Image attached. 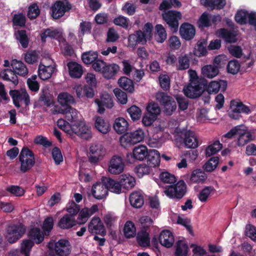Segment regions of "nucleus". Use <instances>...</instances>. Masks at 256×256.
<instances>
[{"label": "nucleus", "mask_w": 256, "mask_h": 256, "mask_svg": "<svg viewBox=\"0 0 256 256\" xmlns=\"http://www.w3.org/2000/svg\"><path fill=\"white\" fill-rule=\"evenodd\" d=\"M159 178L162 182L170 184L166 186L164 190V193L169 198L180 200L186 194L187 188L184 180H180L173 184L176 182V179L174 174L168 172L160 173Z\"/></svg>", "instance_id": "obj_1"}, {"label": "nucleus", "mask_w": 256, "mask_h": 256, "mask_svg": "<svg viewBox=\"0 0 256 256\" xmlns=\"http://www.w3.org/2000/svg\"><path fill=\"white\" fill-rule=\"evenodd\" d=\"M68 120L72 122L70 128L72 132L84 139L88 140L92 138L90 129L84 121L78 120V111L68 106L64 110Z\"/></svg>", "instance_id": "obj_2"}, {"label": "nucleus", "mask_w": 256, "mask_h": 256, "mask_svg": "<svg viewBox=\"0 0 256 256\" xmlns=\"http://www.w3.org/2000/svg\"><path fill=\"white\" fill-rule=\"evenodd\" d=\"M10 66L12 70L5 68L0 72V78L4 80L11 82L14 86L18 84L17 75L26 76L28 74V69L22 61L14 59L11 61Z\"/></svg>", "instance_id": "obj_3"}, {"label": "nucleus", "mask_w": 256, "mask_h": 256, "mask_svg": "<svg viewBox=\"0 0 256 256\" xmlns=\"http://www.w3.org/2000/svg\"><path fill=\"white\" fill-rule=\"evenodd\" d=\"M206 86V80L196 77L192 80L184 88L183 90L186 96L190 98H196L202 94Z\"/></svg>", "instance_id": "obj_4"}, {"label": "nucleus", "mask_w": 256, "mask_h": 256, "mask_svg": "<svg viewBox=\"0 0 256 256\" xmlns=\"http://www.w3.org/2000/svg\"><path fill=\"white\" fill-rule=\"evenodd\" d=\"M20 163V170L23 173L29 171L35 164L34 154L28 147L24 146L18 156Z\"/></svg>", "instance_id": "obj_5"}, {"label": "nucleus", "mask_w": 256, "mask_h": 256, "mask_svg": "<svg viewBox=\"0 0 256 256\" xmlns=\"http://www.w3.org/2000/svg\"><path fill=\"white\" fill-rule=\"evenodd\" d=\"M162 17L171 32L176 33L178 31L179 20L182 17L180 12L175 10L164 11L162 14Z\"/></svg>", "instance_id": "obj_6"}, {"label": "nucleus", "mask_w": 256, "mask_h": 256, "mask_svg": "<svg viewBox=\"0 0 256 256\" xmlns=\"http://www.w3.org/2000/svg\"><path fill=\"white\" fill-rule=\"evenodd\" d=\"M26 226L22 223L10 224L6 229V238L10 244L16 242L25 234Z\"/></svg>", "instance_id": "obj_7"}, {"label": "nucleus", "mask_w": 256, "mask_h": 256, "mask_svg": "<svg viewBox=\"0 0 256 256\" xmlns=\"http://www.w3.org/2000/svg\"><path fill=\"white\" fill-rule=\"evenodd\" d=\"M144 136L143 130L142 129H138L132 132L125 134L120 138V143L122 146L126 148L142 142Z\"/></svg>", "instance_id": "obj_8"}, {"label": "nucleus", "mask_w": 256, "mask_h": 256, "mask_svg": "<svg viewBox=\"0 0 256 256\" xmlns=\"http://www.w3.org/2000/svg\"><path fill=\"white\" fill-rule=\"evenodd\" d=\"M70 246L69 241L64 239H60L55 243L50 242L48 244L49 250L54 249L58 256H68L71 252Z\"/></svg>", "instance_id": "obj_9"}, {"label": "nucleus", "mask_w": 256, "mask_h": 256, "mask_svg": "<svg viewBox=\"0 0 256 256\" xmlns=\"http://www.w3.org/2000/svg\"><path fill=\"white\" fill-rule=\"evenodd\" d=\"M157 100L164 106V111L168 116L172 115L176 109V104L173 98L166 93L160 92L156 96Z\"/></svg>", "instance_id": "obj_10"}, {"label": "nucleus", "mask_w": 256, "mask_h": 256, "mask_svg": "<svg viewBox=\"0 0 256 256\" xmlns=\"http://www.w3.org/2000/svg\"><path fill=\"white\" fill-rule=\"evenodd\" d=\"M180 136L186 148H196L198 146V139L194 132L191 130H183L180 132Z\"/></svg>", "instance_id": "obj_11"}, {"label": "nucleus", "mask_w": 256, "mask_h": 256, "mask_svg": "<svg viewBox=\"0 0 256 256\" xmlns=\"http://www.w3.org/2000/svg\"><path fill=\"white\" fill-rule=\"evenodd\" d=\"M88 231L92 234H98L104 236L106 232L103 222L98 216H94L92 218L88 224Z\"/></svg>", "instance_id": "obj_12"}, {"label": "nucleus", "mask_w": 256, "mask_h": 256, "mask_svg": "<svg viewBox=\"0 0 256 256\" xmlns=\"http://www.w3.org/2000/svg\"><path fill=\"white\" fill-rule=\"evenodd\" d=\"M71 8L72 6L68 2L56 1L52 6V16L54 18L58 19L62 16L66 12Z\"/></svg>", "instance_id": "obj_13"}, {"label": "nucleus", "mask_w": 256, "mask_h": 256, "mask_svg": "<svg viewBox=\"0 0 256 256\" xmlns=\"http://www.w3.org/2000/svg\"><path fill=\"white\" fill-rule=\"evenodd\" d=\"M10 96L12 97L14 104L18 108L20 106V100H23L26 106H28L30 103V96L26 90H22L21 92L18 90H10L9 92Z\"/></svg>", "instance_id": "obj_14"}, {"label": "nucleus", "mask_w": 256, "mask_h": 256, "mask_svg": "<svg viewBox=\"0 0 256 256\" xmlns=\"http://www.w3.org/2000/svg\"><path fill=\"white\" fill-rule=\"evenodd\" d=\"M204 88L209 94H216L220 90L222 92L226 91L228 86L226 80H218L212 81L208 85L207 84Z\"/></svg>", "instance_id": "obj_15"}, {"label": "nucleus", "mask_w": 256, "mask_h": 256, "mask_svg": "<svg viewBox=\"0 0 256 256\" xmlns=\"http://www.w3.org/2000/svg\"><path fill=\"white\" fill-rule=\"evenodd\" d=\"M102 146L98 144H93L90 148L89 161L90 163L96 164L104 155Z\"/></svg>", "instance_id": "obj_16"}, {"label": "nucleus", "mask_w": 256, "mask_h": 256, "mask_svg": "<svg viewBox=\"0 0 256 256\" xmlns=\"http://www.w3.org/2000/svg\"><path fill=\"white\" fill-rule=\"evenodd\" d=\"M124 166L122 158L118 156H114L110 160L108 170L110 174H118L122 172Z\"/></svg>", "instance_id": "obj_17"}, {"label": "nucleus", "mask_w": 256, "mask_h": 256, "mask_svg": "<svg viewBox=\"0 0 256 256\" xmlns=\"http://www.w3.org/2000/svg\"><path fill=\"white\" fill-rule=\"evenodd\" d=\"M94 102L98 106V112L100 114L104 113L105 111L104 106L108 108H111L114 106L112 99L108 94H102L100 100L96 98Z\"/></svg>", "instance_id": "obj_18"}, {"label": "nucleus", "mask_w": 256, "mask_h": 256, "mask_svg": "<svg viewBox=\"0 0 256 256\" xmlns=\"http://www.w3.org/2000/svg\"><path fill=\"white\" fill-rule=\"evenodd\" d=\"M146 42V34L140 30L136 31L134 34H130L128 37V46L133 48L138 44H144Z\"/></svg>", "instance_id": "obj_19"}, {"label": "nucleus", "mask_w": 256, "mask_h": 256, "mask_svg": "<svg viewBox=\"0 0 256 256\" xmlns=\"http://www.w3.org/2000/svg\"><path fill=\"white\" fill-rule=\"evenodd\" d=\"M179 32L183 39L190 40L194 38L196 34V29L192 24L184 22L180 26Z\"/></svg>", "instance_id": "obj_20"}, {"label": "nucleus", "mask_w": 256, "mask_h": 256, "mask_svg": "<svg viewBox=\"0 0 256 256\" xmlns=\"http://www.w3.org/2000/svg\"><path fill=\"white\" fill-rule=\"evenodd\" d=\"M92 194L96 199L98 200L106 197L108 194L107 189L102 180V182H96L92 186Z\"/></svg>", "instance_id": "obj_21"}, {"label": "nucleus", "mask_w": 256, "mask_h": 256, "mask_svg": "<svg viewBox=\"0 0 256 256\" xmlns=\"http://www.w3.org/2000/svg\"><path fill=\"white\" fill-rule=\"evenodd\" d=\"M78 224L75 218L70 214H65L58 221V226L62 230H68Z\"/></svg>", "instance_id": "obj_22"}, {"label": "nucleus", "mask_w": 256, "mask_h": 256, "mask_svg": "<svg viewBox=\"0 0 256 256\" xmlns=\"http://www.w3.org/2000/svg\"><path fill=\"white\" fill-rule=\"evenodd\" d=\"M120 70V66L116 64H106L102 74L106 80L114 79Z\"/></svg>", "instance_id": "obj_23"}, {"label": "nucleus", "mask_w": 256, "mask_h": 256, "mask_svg": "<svg viewBox=\"0 0 256 256\" xmlns=\"http://www.w3.org/2000/svg\"><path fill=\"white\" fill-rule=\"evenodd\" d=\"M160 243L166 248H171L174 242L172 233L169 230H162L159 236Z\"/></svg>", "instance_id": "obj_24"}, {"label": "nucleus", "mask_w": 256, "mask_h": 256, "mask_svg": "<svg viewBox=\"0 0 256 256\" xmlns=\"http://www.w3.org/2000/svg\"><path fill=\"white\" fill-rule=\"evenodd\" d=\"M67 66L69 74L72 78H79L83 74L82 66L75 62H70L68 63Z\"/></svg>", "instance_id": "obj_25"}, {"label": "nucleus", "mask_w": 256, "mask_h": 256, "mask_svg": "<svg viewBox=\"0 0 256 256\" xmlns=\"http://www.w3.org/2000/svg\"><path fill=\"white\" fill-rule=\"evenodd\" d=\"M146 158L147 164L150 168L159 166L160 162V154L156 150H150Z\"/></svg>", "instance_id": "obj_26"}, {"label": "nucleus", "mask_w": 256, "mask_h": 256, "mask_svg": "<svg viewBox=\"0 0 256 256\" xmlns=\"http://www.w3.org/2000/svg\"><path fill=\"white\" fill-rule=\"evenodd\" d=\"M218 36L223 38L226 43H235L237 42L236 34L234 31L226 28H220L218 32Z\"/></svg>", "instance_id": "obj_27"}, {"label": "nucleus", "mask_w": 256, "mask_h": 256, "mask_svg": "<svg viewBox=\"0 0 256 256\" xmlns=\"http://www.w3.org/2000/svg\"><path fill=\"white\" fill-rule=\"evenodd\" d=\"M102 182H104V185L107 189V192L110 190L112 192L120 194L121 192L120 182L114 180L110 178L103 177L102 179Z\"/></svg>", "instance_id": "obj_28"}, {"label": "nucleus", "mask_w": 256, "mask_h": 256, "mask_svg": "<svg viewBox=\"0 0 256 256\" xmlns=\"http://www.w3.org/2000/svg\"><path fill=\"white\" fill-rule=\"evenodd\" d=\"M44 234L41 231L39 228L34 227L30 228L28 232V236L30 240L34 241L36 244H40L44 240Z\"/></svg>", "instance_id": "obj_29"}, {"label": "nucleus", "mask_w": 256, "mask_h": 256, "mask_svg": "<svg viewBox=\"0 0 256 256\" xmlns=\"http://www.w3.org/2000/svg\"><path fill=\"white\" fill-rule=\"evenodd\" d=\"M129 200L131 206L134 208H140L144 204V196L139 192H132Z\"/></svg>", "instance_id": "obj_30"}, {"label": "nucleus", "mask_w": 256, "mask_h": 256, "mask_svg": "<svg viewBox=\"0 0 256 256\" xmlns=\"http://www.w3.org/2000/svg\"><path fill=\"white\" fill-rule=\"evenodd\" d=\"M208 176L205 172L201 169L194 170L190 175V182L192 183H204L207 179Z\"/></svg>", "instance_id": "obj_31"}, {"label": "nucleus", "mask_w": 256, "mask_h": 256, "mask_svg": "<svg viewBox=\"0 0 256 256\" xmlns=\"http://www.w3.org/2000/svg\"><path fill=\"white\" fill-rule=\"evenodd\" d=\"M94 127L96 130L103 134H107L110 130V126L108 122L100 116L96 118Z\"/></svg>", "instance_id": "obj_32"}, {"label": "nucleus", "mask_w": 256, "mask_h": 256, "mask_svg": "<svg viewBox=\"0 0 256 256\" xmlns=\"http://www.w3.org/2000/svg\"><path fill=\"white\" fill-rule=\"evenodd\" d=\"M14 36L16 40L20 44L22 48H26L28 47L30 38L25 30H18L14 32Z\"/></svg>", "instance_id": "obj_33"}, {"label": "nucleus", "mask_w": 256, "mask_h": 256, "mask_svg": "<svg viewBox=\"0 0 256 256\" xmlns=\"http://www.w3.org/2000/svg\"><path fill=\"white\" fill-rule=\"evenodd\" d=\"M119 180L121 189L122 188L126 190L131 189L136 184L135 178L129 174L121 175Z\"/></svg>", "instance_id": "obj_34"}, {"label": "nucleus", "mask_w": 256, "mask_h": 256, "mask_svg": "<svg viewBox=\"0 0 256 256\" xmlns=\"http://www.w3.org/2000/svg\"><path fill=\"white\" fill-rule=\"evenodd\" d=\"M136 241L142 247H148L150 246V238L148 232L140 230L137 233Z\"/></svg>", "instance_id": "obj_35"}, {"label": "nucleus", "mask_w": 256, "mask_h": 256, "mask_svg": "<svg viewBox=\"0 0 256 256\" xmlns=\"http://www.w3.org/2000/svg\"><path fill=\"white\" fill-rule=\"evenodd\" d=\"M128 128V123L123 118H118L116 119L114 124V128L118 134L125 133Z\"/></svg>", "instance_id": "obj_36"}, {"label": "nucleus", "mask_w": 256, "mask_h": 256, "mask_svg": "<svg viewBox=\"0 0 256 256\" xmlns=\"http://www.w3.org/2000/svg\"><path fill=\"white\" fill-rule=\"evenodd\" d=\"M54 68L52 66H45L40 64L38 67V74L42 80H46L50 78L54 72Z\"/></svg>", "instance_id": "obj_37"}, {"label": "nucleus", "mask_w": 256, "mask_h": 256, "mask_svg": "<svg viewBox=\"0 0 256 256\" xmlns=\"http://www.w3.org/2000/svg\"><path fill=\"white\" fill-rule=\"evenodd\" d=\"M202 73L204 77L212 78L218 74V68L212 64L206 65L202 68Z\"/></svg>", "instance_id": "obj_38"}, {"label": "nucleus", "mask_w": 256, "mask_h": 256, "mask_svg": "<svg viewBox=\"0 0 256 256\" xmlns=\"http://www.w3.org/2000/svg\"><path fill=\"white\" fill-rule=\"evenodd\" d=\"M148 150L147 148L143 145L139 146L134 148L132 153L134 158L142 161L146 158Z\"/></svg>", "instance_id": "obj_39"}, {"label": "nucleus", "mask_w": 256, "mask_h": 256, "mask_svg": "<svg viewBox=\"0 0 256 256\" xmlns=\"http://www.w3.org/2000/svg\"><path fill=\"white\" fill-rule=\"evenodd\" d=\"M206 44L207 41L205 39L198 40L194 48V55L198 57L206 56L208 53L206 48Z\"/></svg>", "instance_id": "obj_40"}, {"label": "nucleus", "mask_w": 256, "mask_h": 256, "mask_svg": "<svg viewBox=\"0 0 256 256\" xmlns=\"http://www.w3.org/2000/svg\"><path fill=\"white\" fill-rule=\"evenodd\" d=\"M58 101L60 105L66 106V108L71 106L70 105L75 102L74 97L68 92H62L59 94Z\"/></svg>", "instance_id": "obj_41"}, {"label": "nucleus", "mask_w": 256, "mask_h": 256, "mask_svg": "<svg viewBox=\"0 0 256 256\" xmlns=\"http://www.w3.org/2000/svg\"><path fill=\"white\" fill-rule=\"evenodd\" d=\"M119 86L126 91L132 93L134 91L133 81L126 76H122L118 80Z\"/></svg>", "instance_id": "obj_42"}, {"label": "nucleus", "mask_w": 256, "mask_h": 256, "mask_svg": "<svg viewBox=\"0 0 256 256\" xmlns=\"http://www.w3.org/2000/svg\"><path fill=\"white\" fill-rule=\"evenodd\" d=\"M230 108H234V110H236L240 114L241 113L249 114L251 112V110L250 108L243 104L240 101L236 100H231Z\"/></svg>", "instance_id": "obj_43"}, {"label": "nucleus", "mask_w": 256, "mask_h": 256, "mask_svg": "<svg viewBox=\"0 0 256 256\" xmlns=\"http://www.w3.org/2000/svg\"><path fill=\"white\" fill-rule=\"evenodd\" d=\"M190 65V58L186 54L178 57V63L176 64V70H184L189 68Z\"/></svg>", "instance_id": "obj_44"}, {"label": "nucleus", "mask_w": 256, "mask_h": 256, "mask_svg": "<svg viewBox=\"0 0 256 256\" xmlns=\"http://www.w3.org/2000/svg\"><path fill=\"white\" fill-rule=\"evenodd\" d=\"M34 246V242L30 240L25 239L22 240L20 246V253L24 256H30V252Z\"/></svg>", "instance_id": "obj_45"}, {"label": "nucleus", "mask_w": 256, "mask_h": 256, "mask_svg": "<svg viewBox=\"0 0 256 256\" xmlns=\"http://www.w3.org/2000/svg\"><path fill=\"white\" fill-rule=\"evenodd\" d=\"M123 232L126 238H130L134 237L136 235V228L134 222L132 221L126 222L124 226Z\"/></svg>", "instance_id": "obj_46"}, {"label": "nucleus", "mask_w": 256, "mask_h": 256, "mask_svg": "<svg viewBox=\"0 0 256 256\" xmlns=\"http://www.w3.org/2000/svg\"><path fill=\"white\" fill-rule=\"evenodd\" d=\"M98 54L97 52L88 51L84 52L82 55V60L86 64H92L98 58Z\"/></svg>", "instance_id": "obj_47"}, {"label": "nucleus", "mask_w": 256, "mask_h": 256, "mask_svg": "<svg viewBox=\"0 0 256 256\" xmlns=\"http://www.w3.org/2000/svg\"><path fill=\"white\" fill-rule=\"evenodd\" d=\"M222 148V144L218 140H215L212 144L210 145L206 150V155L207 157L216 154Z\"/></svg>", "instance_id": "obj_48"}, {"label": "nucleus", "mask_w": 256, "mask_h": 256, "mask_svg": "<svg viewBox=\"0 0 256 256\" xmlns=\"http://www.w3.org/2000/svg\"><path fill=\"white\" fill-rule=\"evenodd\" d=\"M214 190V188L212 186H205L200 192L198 195L199 200L202 202H206L210 194Z\"/></svg>", "instance_id": "obj_49"}, {"label": "nucleus", "mask_w": 256, "mask_h": 256, "mask_svg": "<svg viewBox=\"0 0 256 256\" xmlns=\"http://www.w3.org/2000/svg\"><path fill=\"white\" fill-rule=\"evenodd\" d=\"M175 256H186L188 252V246L186 244L181 240L176 242Z\"/></svg>", "instance_id": "obj_50"}, {"label": "nucleus", "mask_w": 256, "mask_h": 256, "mask_svg": "<svg viewBox=\"0 0 256 256\" xmlns=\"http://www.w3.org/2000/svg\"><path fill=\"white\" fill-rule=\"evenodd\" d=\"M61 34L60 32L57 30H50V28L46 30L40 34L41 40L42 42H45L46 38L50 37L52 38H60Z\"/></svg>", "instance_id": "obj_51"}, {"label": "nucleus", "mask_w": 256, "mask_h": 256, "mask_svg": "<svg viewBox=\"0 0 256 256\" xmlns=\"http://www.w3.org/2000/svg\"><path fill=\"white\" fill-rule=\"evenodd\" d=\"M12 22L13 26L24 27L26 23V16L22 12L15 14L12 16Z\"/></svg>", "instance_id": "obj_52"}, {"label": "nucleus", "mask_w": 256, "mask_h": 256, "mask_svg": "<svg viewBox=\"0 0 256 256\" xmlns=\"http://www.w3.org/2000/svg\"><path fill=\"white\" fill-rule=\"evenodd\" d=\"M126 111L133 121L138 120L141 118L142 110L139 107L135 105L128 108Z\"/></svg>", "instance_id": "obj_53"}, {"label": "nucleus", "mask_w": 256, "mask_h": 256, "mask_svg": "<svg viewBox=\"0 0 256 256\" xmlns=\"http://www.w3.org/2000/svg\"><path fill=\"white\" fill-rule=\"evenodd\" d=\"M161 112L158 104L154 102H149L146 107V112L158 118Z\"/></svg>", "instance_id": "obj_54"}, {"label": "nucleus", "mask_w": 256, "mask_h": 256, "mask_svg": "<svg viewBox=\"0 0 256 256\" xmlns=\"http://www.w3.org/2000/svg\"><path fill=\"white\" fill-rule=\"evenodd\" d=\"M218 162L219 158L218 156H213L206 162L204 166V168L206 172H212L216 168Z\"/></svg>", "instance_id": "obj_55"}, {"label": "nucleus", "mask_w": 256, "mask_h": 256, "mask_svg": "<svg viewBox=\"0 0 256 256\" xmlns=\"http://www.w3.org/2000/svg\"><path fill=\"white\" fill-rule=\"evenodd\" d=\"M249 13L248 11L240 10L236 13L234 19L236 22L244 24L248 22L247 18H248Z\"/></svg>", "instance_id": "obj_56"}, {"label": "nucleus", "mask_w": 256, "mask_h": 256, "mask_svg": "<svg viewBox=\"0 0 256 256\" xmlns=\"http://www.w3.org/2000/svg\"><path fill=\"white\" fill-rule=\"evenodd\" d=\"M140 230L150 232V228L152 226L153 220L148 216H142L140 219Z\"/></svg>", "instance_id": "obj_57"}, {"label": "nucleus", "mask_w": 256, "mask_h": 256, "mask_svg": "<svg viewBox=\"0 0 256 256\" xmlns=\"http://www.w3.org/2000/svg\"><path fill=\"white\" fill-rule=\"evenodd\" d=\"M156 31V38L158 42H163L166 38V32L165 28L162 24H156L155 27Z\"/></svg>", "instance_id": "obj_58"}, {"label": "nucleus", "mask_w": 256, "mask_h": 256, "mask_svg": "<svg viewBox=\"0 0 256 256\" xmlns=\"http://www.w3.org/2000/svg\"><path fill=\"white\" fill-rule=\"evenodd\" d=\"M54 219L52 217L46 218L44 221L42 229L44 235L48 236L54 227Z\"/></svg>", "instance_id": "obj_59"}, {"label": "nucleus", "mask_w": 256, "mask_h": 256, "mask_svg": "<svg viewBox=\"0 0 256 256\" xmlns=\"http://www.w3.org/2000/svg\"><path fill=\"white\" fill-rule=\"evenodd\" d=\"M39 101L43 102L44 104L49 107L54 104L53 96L46 91H42L40 94Z\"/></svg>", "instance_id": "obj_60"}, {"label": "nucleus", "mask_w": 256, "mask_h": 256, "mask_svg": "<svg viewBox=\"0 0 256 256\" xmlns=\"http://www.w3.org/2000/svg\"><path fill=\"white\" fill-rule=\"evenodd\" d=\"M78 212L79 214L76 220L78 224H84L90 216L89 213V208H84L81 210H80Z\"/></svg>", "instance_id": "obj_61"}, {"label": "nucleus", "mask_w": 256, "mask_h": 256, "mask_svg": "<svg viewBox=\"0 0 256 256\" xmlns=\"http://www.w3.org/2000/svg\"><path fill=\"white\" fill-rule=\"evenodd\" d=\"M40 14V10L36 3H34L28 6L27 15L30 20L35 19Z\"/></svg>", "instance_id": "obj_62"}, {"label": "nucleus", "mask_w": 256, "mask_h": 256, "mask_svg": "<svg viewBox=\"0 0 256 256\" xmlns=\"http://www.w3.org/2000/svg\"><path fill=\"white\" fill-rule=\"evenodd\" d=\"M197 24L200 28H208L210 26V20L208 14L206 12L203 13L199 18Z\"/></svg>", "instance_id": "obj_63"}, {"label": "nucleus", "mask_w": 256, "mask_h": 256, "mask_svg": "<svg viewBox=\"0 0 256 256\" xmlns=\"http://www.w3.org/2000/svg\"><path fill=\"white\" fill-rule=\"evenodd\" d=\"M38 55L36 50H30L25 54L24 60L28 64H34L38 62Z\"/></svg>", "instance_id": "obj_64"}]
</instances>
